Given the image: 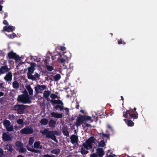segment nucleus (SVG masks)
<instances>
[{
    "mask_svg": "<svg viewBox=\"0 0 157 157\" xmlns=\"http://www.w3.org/2000/svg\"><path fill=\"white\" fill-rule=\"evenodd\" d=\"M13 87L14 89H17L19 87V84L17 81H14L12 84Z\"/></svg>",
    "mask_w": 157,
    "mask_h": 157,
    "instance_id": "29",
    "label": "nucleus"
},
{
    "mask_svg": "<svg viewBox=\"0 0 157 157\" xmlns=\"http://www.w3.org/2000/svg\"><path fill=\"white\" fill-rule=\"evenodd\" d=\"M128 115H129V117H128L127 118L129 119H137L138 117V114L137 112H135L134 114L132 113H129L128 114Z\"/></svg>",
    "mask_w": 157,
    "mask_h": 157,
    "instance_id": "19",
    "label": "nucleus"
},
{
    "mask_svg": "<svg viewBox=\"0 0 157 157\" xmlns=\"http://www.w3.org/2000/svg\"><path fill=\"white\" fill-rule=\"evenodd\" d=\"M17 101L18 102L23 104L30 103L32 102L31 98L24 95H19L17 98Z\"/></svg>",
    "mask_w": 157,
    "mask_h": 157,
    "instance_id": "6",
    "label": "nucleus"
},
{
    "mask_svg": "<svg viewBox=\"0 0 157 157\" xmlns=\"http://www.w3.org/2000/svg\"><path fill=\"white\" fill-rule=\"evenodd\" d=\"M54 157V155H50L48 154H46V155H44V157Z\"/></svg>",
    "mask_w": 157,
    "mask_h": 157,
    "instance_id": "55",
    "label": "nucleus"
},
{
    "mask_svg": "<svg viewBox=\"0 0 157 157\" xmlns=\"http://www.w3.org/2000/svg\"><path fill=\"white\" fill-rule=\"evenodd\" d=\"M84 117L85 115H82L80 114L79 115L78 117L76 120L75 123L77 127L78 128L82 123H84L85 121Z\"/></svg>",
    "mask_w": 157,
    "mask_h": 157,
    "instance_id": "8",
    "label": "nucleus"
},
{
    "mask_svg": "<svg viewBox=\"0 0 157 157\" xmlns=\"http://www.w3.org/2000/svg\"><path fill=\"white\" fill-rule=\"evenodd\" d=\"M8 56L9 59H14L16 60H20L21 58L19 56L17 55L16 53L13 52V51H11L8 53Z\"/></svg>",
    "mask_w": 157,
    "mask_h": 157,
    "instance_id": "10",
    "label": "nucleus"
},
{
    "mask_svg": "<svg viewBox=\"0 0 157 157\" xmlns=\"http://www.w3.org/2000/svg\"><path fill=\"white\" fill-rule=\"evenodd\" d=\"M26 147L27 148V150L29 151H32V152L33 151V146H32V147H29V146H28V145H27L26 146Z\"/></svg>",
    "mask_w": 157,
    "mask_h": 157,
    "instance_id": "49",
    "label": "nucleus"
},
{
    "mask_svg": "<svg viewBox=\"0 0 157 157\" xmlns=\"http://www.w3.org/2000/svg\"><path fill=\"white\" fill-rule=\"evenodd\" d=\"M36 66V63H35L33 62V63H30V67H35Z\"/></svg>",
    "mask_w": 157,
    "mask_h": 157,
    "instance_id": "52",
    "label": "nucleus"
},
{
    "mask_svg": "<svg viewBox=\"0 0 157 157\" xmlns=\"http://www.w3.org/2000/svg\"><path fill=\"white\" fill-rule=\"evenodd\" d=\"M97 153L98 156L102 157L104 154V152L103 148H98L97 149Z\"/></svg>",
    "mask_w": 157,
    "mask_h": 157,
    "instance_id": "20",
    "label": "nucleus"
},
{
    "mask_svg": "<svg viewBox=\"0 0 157 157\" xmlns=\"http://www.w3.org/2000/svg\"><path fill=\"white\" fill-rule=\"evenodd\" d=\"M35 68L34 67H29L28 68V71L27 73V78L29 79H31L32 81H36L37 79L40 77L39 74L36 73L34 75L32 74L33 73Z\"/></svg>",
    "mask_w": 157,
    "mask_h": 157,
    "instance_id": "2",
    "label": "nucleus"
},
{
    "mask_svg": "<svg viewBox=\"0 0 157 157\" xmlns=\"http://www.w3.org/2000/svg\"><path fill=\"white\" fill-rule=\"evenodd\" d=\"M136 109L134 108L133 109L130 108L129 110H126V112H123V116L126 118L128 117V114L131 113H133L136 110Z\"/></svg>",
    "mask_w": 157,
    "mask_h": 157,
    "instance_id": "15",
    "label": "nucleus"
},
{
    "mask_svg": "<svg viewBox=\"0 0 157 157\" xmlns=\"http://www.w3.org/2000/svg\"><path fill=\"white\" fill-rule=\"evenodd\" d=\"M6 35L10 39H13L16 36V35L14 33H13L11 34H6Z\"/></svg>",
    "mask_w": 157,
    "mask_h": 157,
    "instance_id": "32",
    "label": "nucleus"
},
{
    "mask_svg": "<svg viewBox=\"0 0 157 157\" xmlns=\"http://www.w3.org/2000/svg\"><path fill=\"white\" fill-rule=\"evenodd\" d=\"M50 94V92L49 91H45L43 94L44 96L46 98L49 97Z\"/></svg>",
    "mask_w": 157,
    "mask_h": 157,
    "instance_id": "39",
    "label": "nucleus"
},
{
    "mask_svg": "<svg viewBox=\"0 0 157 157\" xmlns=\"http://www.w3.org/2000/svg\"><path fill=\"white\" fill-rule=\"evenodd\" d=\"M50 97L52 99H55L57 98V96L55 94H52L50 95Z\"/></svg>",
    "mask_w": 157,
    "mask_h": 157,
    "instance_id": "47",
    "label": "nucleus"
},
{
    "mask_svg": "<svg viewBox=\"0 0 157 157\" xmlns=\"http://www.w3.org/2000/svg\"><path fill=\"white\" fill-rule=\"evenodd\" d=\"M61 78V76L59 74H57L54 76L53 78L55 81H57L59 80Z\"/></svg>",
    "mask_w": 157,
    "mask_h": 157,
    "instance_id": "31",
    "label": "nucleus"
},
{
    "mask_svg": "<svg viewBox=\"0 0 157 157\" xmlns=\"http://www.w3.org/2000/svg\"><path fill=\"white\" fill-rule=\"evenodd\" d=\"M20 132L21 134L28 135L33 133V131L32 128L25 127L21 129Z\"/></svg>",
    "mask_w": 157,
    "mask_h": 157,
    "instance_id": "9",
    "label": "nucleus"
},
{
    "mask_svg": "<svg viewBox=\"0 0 157 157\" xmlns=\"http://www.w3.org/2000/svg\"><path fill=\"white\" fill-rule=\"evenodd\" d=\"M8 16V13L6 12L5 13H4V19L5 18L7 17Z\"/></svg>",
    "mask_w": 157,
    "mask_h": 157,
    "instance_id": "62",
    "label": "nucleus"
},
{
    "mask_svg": "<svg viewBox=\"0 0 157 157\" xmlns=\"http://www.w3.org/2000/svg\"><path fill=\"white\" fill-rule=\"evenodd\" d=\"M71 143L74 144L77 143L78 140V136L75 135H72L71 137Z\"/></svg>",
    "mask_w": 157,
    "mask_h": 157,
    "instance_id": "18",
    "label": "nucleus"
},
{
    "mask_svg": "<svg viewBox=\"0 0 157 157\" xmlns=\"http://www.w3.org/2000/svg\"><path fill=\"white\" fill-rule=\"evenodd\" d=\"M60 150L59 149H55L51 151V152L52 153L57 154L59 153L60 152Z\"/></svg>",
    "mask_w": 157,
    "mask_h": 157,
    "instance_id": "34",
    "label": "nucleus"
},
{
    "mask_svg": "<svg viewBox=\"0 0 157 157\" xmlns=\"http://www.w3.org/2000/svg\"><path fill=\"white\" fill-rule=\"evenodd\" d=\"M51 102L52 105H56L54 107V109L56 110L59 109L60 111H61L64 109L63 103L61 100H52Z\"/></svg>",
    "mask_w": 157,
    "mask_h": 157,
    "instance_id": "3",
    "label": "nucleus"
},
{
    "mask_svg": "<svg viewBox=\"0 0 157 157\" xmlns=\"http://www.w3.org/2000/svg\"><path fill=\"white\" fill-rule=\"evenodd\" d=\"M4 95V93L2 92H0V97L3 96Z\"/></svg>",
    "mask_w": 157,
    "mask_h": 157,
    "instance_id": "64",
    "label": "nucleus"
},
{
    "mask_svg": "<svg viewBox=\"0 0 157 157\" xmlns=\"http://www.w3.org/2000/svg\"><path fill=\"white\" fill-rule=\"evenodd\" d=\"M19 148V152L24 153L26 151V149L25 148H24L23 146L22 147H20Z\"/></svg>",
    "mask_w": 157,
    "mask_h": 157,
    "instance_id": "41",
    "label": "nucleus"
},
{
    "mask_svg": "<svg viewBox=\"0 0 157 157\" xmlns=\"http://www.w3.org/2000/svg\"><path fill=\"white\" fill-rule=\"evenodd\" d=\"M3 23L5 25H9V23L7 21H6V20H4L3 22Z\"/></svg>",
    "mask_w": 157,
    "mask_h": 157,
    "instance_id": "56",
    "label": "nucleus"
},
{
    "mask_svg": "<svg viewBox=\"0 0 157 157\" xmlns=\"http://www.w3.org/2000/svg\"><path fill=\"white\" fill-rule=\"evenodd\" d=\"M64 109L65 110V112L67 114H68L69 113V109L68 108H64Z\"/></svg>",
    "mask_w": 157,
    "mask_h": 157,
    "instance_id": "60",
    "label": "nucleus"
},
{
    "mask_svg": "<svg viewBox=\"0 0 157 157\" xmlns=\"http://www.w3.org/2000/svg\"><path fill=\"white\" fill-rule=\"evenodd\" d=\"M3 150L1 148H0V155L2 156H2L3 155Z\"/></svg>",
    "mask_w": 157,
    "mask_h": 157,
    "instance_id": "53",
    "label": "nucleus"
},
{
    "mask_svg": "<svg viewBox=\"0 0 157 157\" xmlns=\"http://www.w3.org/2000/svg\"><path fill=\"white\" fill-rule=\"evenodd\" d=\"M46 86L44 85H40L38 84L35 87V90L37 93H40V91L46 89Z\"/></svg>",
    "mask_w": 157,
    "mask_h": 157,
    "instance_id": "11",
    "label": "nucleus"
},
{
    "mask_svg": "<svg viewBox=\"0 0 157 157\" xmlns=\"http://www.w3.org/2000/svg\"><path fill=\"white\" fill-rule=\"evenodd\" d=\"M84 119L85 121H91V122H92L93 121L91 119V117L89 116H86L85 115Z\"/></svg>",
    "mask_w": 157,
    "mask_h": 157,
    "instance_id": "35",
    "label": "nucleus"
},
{
    "mask_svg": "<svg viewBox=\"0 0 157 157\" xmlns=\"http://www.w3.org/2000/svg\"><path fill=\"white\" fill-rule=\"evenodd\" d=\"M73 64L71 63L69 65L68 67H67V71L68 73H71L73 70Z\"/></svg>",
    "mask_w": 157,
    "mask_h": 157,
    "instance_id": "27",
    "label": "nucleus"
},
{
    "mask_svg": "<svg viewBox=\"0 0 157 157\" xmlns=\"http://www.w3.org/2000/svg\"><path fill=\"white\" fill-rule=\"evenodd\" d=\"M40 141H37L35 142L34 144V147L36 148H42V146L40 145Z\"/></svg>",
    "mask_w": 157,
    "mask_h": 157,
    "instance_id": "26",
    "label": "nucleus"
},
{
    "mask_svg": "<svg viewBox=\"0 0 157 157\" xmlns=\"http://www.w3.org/2000/svg\"><path fill=\"white\" fill-rule=\"evenodd\" d=\"M15 29V28L13 26H5L3 28V31L8 32H12Z\"/></svg>",
    "mask_w": 157,
    "mask_h": 157,
    "instance_id": "13",
    "label": "nucleus"
},
{
    "mask_svg": "<svg viewBox=\"0 0 157 157\" xmlns=\"http://www.w3.org/2000/svg\"><path fill=\"white\" fill-rule=\"evenodd\" d=\"M57 60L60 62L61 63V65H62L63 63V64H67L68 62L66 61V60L65 59L63 58H59V57H57Z\"/></svg>",
    "mask_w": 157,
    "mask_h": 157,
    "instance_id": "25",
    "label": "nucleus"
},
{
    "mask_svg": "<svg viewBox=\"0 0 157 157\" xmlns=\"http://www.w3.org/2000/svg\"><path fill=\"white\" fill-rule=\"evenodd\" d=\"M102 136H103V137H106L108 139H109V136L110 135V134L109 133H108L106 134H104V133H102Z\"/></svg>",
    "mask_w": 157,
    "mask_h": 157,
    "instance_id": "43",
    "label": "nucleus"
},
{
    "mask_svg": "<svg viewBox=\"0 0 157 157\" xmlns=\"http://www.w3.org/2000/svg\"><path fill=\"white\" fill-rule=\"evenodd\" d=\"M2 139L4 141H8L11 140L12 137L10 136L5 132L3 133L2 135Z\"/></svg>",
    "mask_w": 157,
    "mask_h": 157,
    "instance_id": "14",
    "label": "nucleus"
},
{
    "mask_svg": "<svg viewBox=\"0 0 157 157\" xmlns=\"http://www.w3.org/2000/svg\"><path fill=\"white\" fill-rule=\"evenodd\" d=\"M6 149L10 152H11L13 151L12 145L10 144H7L6 145Z\"/></svg>",
    "mask_w": 157,
    "mask_h": 157,
    "instance_id": "30",
    "label": "nucleus"
},
{
    "mask_svg": "<svg viewBox=\"0 0 157 157\" xmlns=\"http://www.w3.org/2000/svg\"><path fill=\"white\" fill-rule=\"evenodd\" d=\"M23 94H22V95H25L28 97H30L28 94V93L27 91L26 90H24V91H23Z\"/></svg>",
    "mask_w": 157,
    "mask_h": 157,
    "instance_id": "46",
    "label": "nucleus"
},
{
    "mask_svg": "<svg viewBox=\"0 0 157 157\" xmlns=\"http://www.w3.org/2000/svg\"><path fill=\"white\" fill-rule=\"evenodd\" d=\"M10 69L6 65L2 66L0 67V75L6 72H9Z\"/></svg>",
    "mask_w": 157,
    "mask_h": 157,
    "instance_id": "12",
    "label": "nucleus"
},
{
    "mask_svg": "<svg viewBox=\"0 0 157 157\" xmlns=\"http://www.w3.org/2000/svg\"><path fill=\"white\" fill-rule=\"evenodd\" d=\"M84 124L86 125L87 127H90L91 126V125L90 124H88L86 122H84Z\"/></svg>",
    "mask_w": 157,
    "mask_h": 157,
    "instance_id": "61",
    "label": "nucleus"
},
{
    "mask_svg": "<svg viewBox=\"0 0 157 157\" xmlns=\"http://www.w3.org/2000/svg\"><path fill=\"white\" fill-rule=\"evenodd\" d=\"M56 124V121L52 119L50 120L48 123V126L50 127H54Z\"/></svg>",
    "mask_w": 157,
    "mask_h": 157,
    "instance_id": "22",
    "label": "nucleus"
},
{
    "mask_svg": "<svg viewBox=\"0 0 157 157\" xmlns=\"http://www.w3.org/2000/svg\"><path fill=\"white\" fill-rule=\"evenodd\" d=\"M105 145V143L103 140H101L98 144V146L103 147Z\"/></svg>",
    "mask_w": 157,
    "mask_h": 157,
    "instance_id": "38",
    "label": "nucleus"
},
{
    "mask_svg": "<svg viewBox=\"0 0 157 157\" xmlns=\"http://www.w3.org/2000/svg\"><path fill=\"white\" fill-rule=\"evenodd\" d=\"M81 152L82 155L86 154L88 153L89 151H86L85 149L82 147L81 150Z\"/></svg>",
    "mask_w": 157,
    "mask_h": 157,
    "instance_id": "37",
    "label": "nucleus"
},
{
    "mask_svg": "<svg viewBox=\"0 0 157 157\" xmlns=\"http://www.w3.org/2000/svg\"><path fill=\"white\" fill-rule=\"evenodd\" d=\"M62 132L63 135L67 137L69 136V132L68 129L67 128H62Z\"/></svg>",
    "mask_w": 157,
    "mask_h": 157,
    "instance_id": "23",
    "label": "nucleus"
},
{
    "mask_svg": "<svg viewBox=\"0 0 157 157\" xmlns=\"http://www.w3.org/2000/svg\"><path fill=\"white\" fill-rule=\"evenodd\" d=\"M95 139L94 136H91L86 141L85 143H83L82 146L87 150L91 149L93 144L95 143Z\"/></svg>",
    "mask_w": 157,
    "mask_h": 157,
    "instance_id": "5",
    "label": "nucleus"
},
{
    "mask_svg": "<svg viewBox=\"0 0 157 157\" xmlns=\"http://www.w3.org/2000/svg\"><path fill=\"white\" fill-rule=\"evenodd\" d=\"M15 145L16 146L18 147L19 148L23 146V144L21 141H19L16 142L15 143Z\"/></svg>",
    "mask_w": 157,
    "mask_h": 157,
    "instance_id": "33",
    "label": "nucleus"
},
{
    "mask_svg": "<svg viewBox=\"0 0 157 157\" xmlns=\"http://www.w3.org/2000/svg\"><path fill=\"white\" fill-rule=\"evenodd\" d=\"M118 44H123L124 45L126 44V42L124 41H123L121 39H120L118 40H117Z\"/></svg>",
    "mask_w": 157,
    "mask_h": 157,
    "instance_id": "42",
    "label": "nucleus"
},
{
    "mask_svg": "<svg viewBox=\"0 0 157 157\" xmlns=\"http://www.w3.org/2000/svg\"><path fill=\"white\" fill-rule=\"evenodd\" d=\"M130 120L131 119H129L128 118V119H124V121L127 124L128 126L129 127H132L134 126V123Z\"/></svg>",
    "mask_w": 157,
    "mask_h": 157,
    "instance_id": "21",
    "label": "nucleus"
},
{
    "mask_svg": "<svg viewBox=\"0 0 157 157\" xmlns=\"http://www.w3.org/2000/svg\"><path fill=\"white\" fill-rule=\"evenodd\" d=\"M26 88L29 92V95H32L33 94V90L30 85H27Z\"/></svg>",
    "mask_w": 157,
    "mask_h": 157,
    "instance_id": "24",
    "label": "nucleus"
},
{
    "mask_svg": "<svg viewBox=\"0 0 157 157\" xmlns=\"http://www.w3.org/2000/svg\"><path fill=\"white\" fill-rule=\"evenodd\" d=\"M40 123L41 124L46 125L48 124V120L46 118H43L40 120Z\"/></svg>",
    "mask_w": 157,
    "mask_h": 157,
    "instance_id": "28",
    "label": "nucleus"
},
{
    "mask_svg": "<svg viewBox=\"0 0 157 157\" xmlns=\"http://www.w3.org/2000/svg\"><path fill=\"white\" fill-rule=\"evenodd\" d=\"M40 132L43 135H46V137L52 139L56 143H57L58 141L55 135H60V132L58 131H50L47 128L44 129L43 130H40Z\"/></svg>",
    "mask_w": 157,
    "mask_h": 157,
    "instance_id": "1",
    "label": "nucleus"
},
{
    "mask_svg": "<svg viewBox=\"0 0 157 157\" xmlns=\"http://www.w3.org/2000/svg\"><path fill=\"white\" fill-rule=\"evenodd\" d=\"M29 106L28 105H24L22 104H18L14 105L12 108V110L17 111L18 114H22L24 113L25 109H27Z\"/></svg>",
    "mask_w": 157,
    "mask_h": 157,
    "instance_id": "4",
    "label": "nucleus"
},
{
    "mask_svg": "<svg viewBox=\"0 0 157 157\" xmlns=\"http://www.w3.org/2000/svg\"><path fill=\"white\" fill-rule=\"evenodd\" d=\"M24 121L22 119H19L17 121V123L19 124H23Z\"/></svg>",
    "mask_w": 157,
    "mask_h": 157,
    "instance_id": "44",
    "label": "nucleus"
},
{
    "mask_svg": "<svg viewBox=\"0 0 157 157\" xmlns=\"http://www.w3.org/2000/svg\"><path fill=\"white\" fill-rule=\"evenodd\" d=\"M50 115L52 117L55 118H61L63 117V113H58L52 112L50 113Z\"/></svg>",
    "mask_w": 157,
    "mask_h": 157,
    "instance_id": "17",
    "label": "nucleus"
},
{
    "mask_svg": "<svg viewBox=\"0 0 157 157\" xmlns=\"http://www.w3.org/2000/svg\"><path fill=\"white\" fill-rule=\"evenodd\" d=\"M90 157H98V155L97 154L94 153L90 155Z\"/></svg>",
    "mask_w": 157,
    "mask_h": 157,
    "instance_id": "54",
    "label": "nucleus"
},
{
    "mask_svg": "<svg viewBox=\"0 0 157 157\" xmlns=\"http://www.w3.org/2000/svg\"><path fill=\"white\" fill-rule=\"evenodd\" d=\"M107 127L112 132L113 131V129L112 127L109 124H108L107 125Z\"/></svg>",
    "mask_w": 157,
    "mask_h": 157,
    "instance_id": "58",
    "label": "nucleus"
},
{
    "mask_svg": "<svg viewBox=\"0 0 157 157\" xmlns=\"http://www.w3.org/2000/svg\"><path fill=\"white\" fill-rule=\"evenodd\" d=\"M12 75L11 72L9 71L5 76L4 79L6 81L8 82H10L12 80Z\"/></svg>",
    "mask_w": 157,
    "mask_h": 157,
    "instance_id": "16",
    "label": "nucleus"
},
{
    "mask_svg": "<svg viewBox=\"0 0 157 157\" xmlns=\"http://www.w3.org/2000/svg\"><path fill=\"white\" fill-rule=\"evenodd\" d=\"M59 56V55H57V54H54L53 55H52V58L53 60L56 59H57V57H56V56Z\"/></svg>",
    "mask_w": 157,
    "mask_h": 157,
    "instance_id": "45",
    "label": "nucleus"
},
{
    "mask_svg": "<svg viewBox=\"0 0 157 157\" xmlns=\"http://www.w3.org/2000/svg\"><path fill=\"white\" fill-rule=\"evenodd\" d=\"M9 118L10 120H13L14 118V116L13 114L10 115L9 116Z\"/></svg>",
    "mask_w": 157,
    "mask_h": 157,
    "instance_id": "50",
    "label": "nucleus"
},
{
    "mask_svg": "<svg viewBox=\"0 0 157 157\" xmlns=\"http://www.w3.org/2000/svg\"><path fill=\"white\" fill-rule=\"evenodd\" d=\"M4 88V86H3V83H0V88Z\"/></svg>",
    "mask_w": 157,
    "mask_h": 157,
    "instance_id": "63",
    "label": "nucleus"
},
{
    "mask_svg": "<svg viewBox=\"0 0 157 157\" xmlns=\"http://www.w3.org/2000/svg\"><path fill=\"white\" fill-rule=\"evenodd\" d=\"M40 152V151L38 150L35 149L34 148H33V149L32 152H33L35 153H39Z\"/></svg>",
    "mask_w": 157,
    "mask_h": 157,
    "instance_id": "51",
    "label": "nucleus"
},
{
    "mask_svg": "<svg viewBox=\"0 0 157 157\" xmlns=\"http://www.w3.org/2000/svg\"><path fill=\"white\" fill-rule=\"evenodd\" d=\"M3 124L7 131L12 132L13 131V126L12 125H11V122L9 120H4Z\"/></svg>",
    "mask_w": 157,
    "mask_h": 157,
    "instance_id": "7",
    "label": "nucleus"
},
{
    "mask_svg": "<svg viewBox=\"0 0 157 157\" xmlns=\"http://www.w3.org/2000/svg\"><path fill=\"white\" fill-rule=\"evenodd\" d=\"M46 67L47 69L49 71H52L54 69L53 67L50 65H46Z\"/></svg>",
    "mask_w": 157,
    "mask_h": 157,
    "instance_id": "40",
    "label": "nucleus"
},
{
    "mask_svg": "<svg viewBox=\"0 0 157 157\" xmlns=\"http://www.w3.org/2000/svg\"><path fill=\"white\" fill-rule=\"evenodd\" d=\"M34 141V139L33 137H31L29 138V143L28 145H32Z\"/></svg>",
    "mask_w": 157,
    "mask_h": 157,
    "instance_id": "36",
    "label": "nucleus"
},
{
    "mask_svg": "<svg viewBox=\"0 0 157 157\" xmlns=\"http://www.w3.org/2000/svg\"><path fill=\"white\" fill-rule=\"evenodd\" d=\"M5 98L4 97H2L0 98V103L1 104H3L5 101Z\"/></svg>",
    "mask_w": 157,
    "mask_h": 157,
    "instance_id": "48",
    "label": "nucleus"
},
{
    "mask_svg": "<svg viewBox=\"0 0 157 157\" xmlns=\"http://www.w3.org/2000/svg\"><path fill=\"white\" fill-rule=\"evenodd\" d=\"M68 63L67 64H63V63L62 65H63V68L64 69H67V67H67V65H68Z\"/></svg>",
    "mask_w": 157,
    "mask_h": 157,
    "instance_id": "59",
    "label": "nucleus"
},
{
    "mask_svg": "<svg viewBox=\"0 0 157 157\" xmlns=\"http://www.w3.org/2000/svg\"><path fill=\"white\" fill-rule=\"evenodd\" d=\"M59 49L62 51H64L66 49V48L64 46H61L59 47Z\"/></svg>",
    "mask_w": 157,
    "mask_h": 157,
    "instance_id": "57",
    "label": "nucleus"
}]
</instances>
